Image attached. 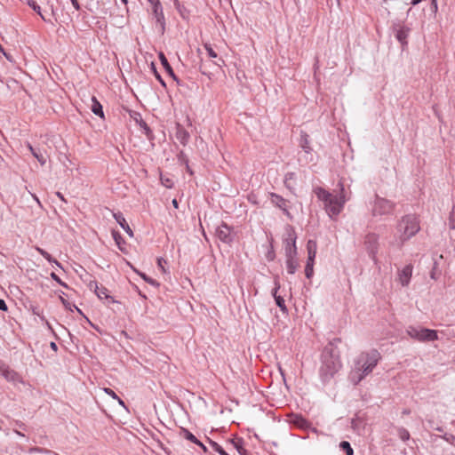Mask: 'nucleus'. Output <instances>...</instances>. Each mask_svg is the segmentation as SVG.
I'll return each mask as SVG.
<instances>
[{
  "mask_svg": "<svg viewBox=\"0 0 455 455\" xmlns=\"http://www.w3.org/2000/svg\"><path fill=\"white\" fill-rule=\"evenodd\" d=\"M176 138L181 144L186 145L189 140V133L179 124Z\"/></svg>",
  "mask_w": 455,
  "mask_h": 455,
  "instance_id": "18",
  "label": "nucleus"
},
{
  "mask_svg": "<svg viewBox=\"0 0 455 455\" xmlns=\"http://www.w3.org/2000/svg\"><path fill=\"white\" fill-rule=\"evenodd\" d=\"M204 49L206 50L207 53H208V56L210 58H212V59H216L217 58V53L216 52L212 49V47L211 46V44H204Z\"/></svg>",
  "mask_w": 455,
  "mask_h": 455,
  "instance_id": "35",
  "label": "nucleus"
},
{
  "mask_svg": "<svg viewBox=\"0 0 455 455\" xmlns=\"http://www.w3.org/2000/svg\"><path fill=\"white\" fill-rule=\"evenodd\" d=\"M340 449H342L347 455H353L354 450L351 447L350 443L347 441H342L339 444Z\"/></svg>",
  "mask_w": 455,
  "mask_h": 455,
  "instance_id": "32",
  "label": "nucleus"
},
{
  "mask_svg": "<svg viewBox=\"0 0 455 455\" xmlns=\"http://www.w3.org/2000/svg\"><path fill=\"white\" fill-rule=\"evenodd\" d=\"M432 4H433L434 8L436 10L437 9L436 0H432Z\"/></svg>",
  "mask_w": 455,
  "mask_h": 455,
  "instance_id": "52",
  "label": "nucleus"
},
{
  "mask_svg": "<svg viewBox=\"0 0 455 455\" xmlns=\"http://www.w3.org/2000/svg\"><path fill=\"white\" fill-rule=\"evenodd\" d=\"M161 181H162V184L168 188H171L173 186V181L170 179L164 180V179L161 178Z\"/></svg>",
  "mask_w": 455,
  "mask_h": 455,
  "instance_id": "40",
  "label": "nucleus"
},
{
  "mask_svg": "<svg viewBox=\"0 0 455 455\" xmlns=\"http://www.w3.org/2000/svg\"><path fill=\"white\" fill-rule=\"evenodd\" d=\"M300 147L307 154L312 151V148L309 145V136L306 132H302L300 135Z\"/></svg>",
  "mask_w": 455,
  "mask_h": 455,
  "instance_id": "22",
  "label": "nucleus"
},
{
  "mask_svg": "<svg viewBox=\"0 0 455 455\" xmlns=\"http://www.w3.org/2000/svg\"><path fill=\"white\" fill-rule=\"evenodd\" d=\"M398 435L403 441H407L410 438V434L405 428H400L398 430Z\"/></svg>",
  "mask_w": 455,
  "mask_h": 455,
  "instance_id": "36",
  "label": "nucleus"
},
{
  "mask_svg": "<svg viewBox=\"0 0 455 455\" xmlns=\"http://www.w3.org/2000/svg\"><path fill=\"white\" fill-rule=\"evenodd\" d=\"M201 447H202V449H203L204 451H207L206 447H205L204 444H203V446H201Z\"/></svg>",
  "mask_w": 455,
  "mask_h": 455,
  "instance_id": "57",
  "label": "nucleus"
},
{
  "mask_svg": "<svg viewBox=\"0 0 455 455\" xmlns=\"http://www.w3.org/2000/svg\"><path fill=\"white\" fill-rule=\"evenodd\" d=\"M339 186L340 187L339 196H334L320 187L314 190L317 198L323 203L324 209L331 218L338 216L343 210L345 203L348 200L345 195L343 184L339 183Z\"/></svg>",
  "mask_w": 455,
  "mask_h": 455,
  "instance_id": "2",
  "label": "nucleus"
},
{
  "mask_svg": "<svg viewBox=\"0 0 455 455\" xmlns=\"http://www.w3.org/2000/svg\"><path fill=\"white\" fill-rule=\"evenodd\" d=\"M7 308L8 307H7L5 301L4 299H0V310L6 311Z\"/></svg>",
  "mask_w": 455,
  "mask_h": 455,
  "instance_id": "44",
  "label": "nucleus"
},
{
  "mask_svg": "<svg viewBox=\"0 0 455 455\" xmlns=\"http://www.w3.org/2000/svg\"><path fill=\"white\" fill-rule=\"evenodd\" d=\"M1 376L9 382H18L20 380V375L14 370L11 369L10 366L1 373Z\"/></svg>",
  "mask_w": 455,
  "mask_h": 455,
  "instance_id": "15",
  "label": "nucleus"
},
{
  "mask_svg": "<svg viewBox=\"0 0 455 455\" xmlns=\"http://www.w3.org/2000/svg\"><path fill=\"white\" fill-rule=\"evenodd\" d=\"M90 290H93L95 294L100 299H106L107 304L116 303V300L114 299L112 296L109 295L108 290L102 286L99 285L96 281H91L88 284Z\"/></svg>",
  "mask_w": 455,
  "mask_h": 455,
  "instance_id": "8",
  "label": "nucleus"
},
{
  "mask_svg": "<svg viewBox=\"0 0 455 455\" xmlns=\"http://www.w3.org/2000/svg\"><path fill=\"white\" fill-rule=\"evenodd\" d=\"M285 242H286V246H285L286 268H287V272L290 275H293L299 267V263L296 259V254H297L296 237L294 236L293 232H291L289 234V237L286 238Z\"/></svg>",
  "mask_w": 455,
  "mask_h": 455,
  "instance_id": "5",
  "label": "nucleus"
},
{
  "mask_svg": "<svg viewBox=\"0 0 455 455\" xmlns=\"http://www.w3.org/2000/svg\"><path fill=\"white\" fill-rule=\"evenodd\" d=\"M419 223L413 215H406L402 218L396 227L395 240L392 242L394 246L401 248L403 243L419 231Z\"/></svg>",
  "mask_w": 455,
  "mask_h": 455,
  "instance_id": "4",
  "label": "nucleus"
},
{
  "mask_svg": "<svg viewBox=\"0 0 455 455\" xmlns=\"http://www.w3.org/2000/svg\"><path fill=\"white\" fill-rule=\"evenodd\" d=\"M338 352L333 347H326L322 354V364L319 376L323 383H328L341 368Z\"/></svg>",
  "mask_w": 455,
  "mask_h": 455,
  "instance_id": "3",
  "label": "nucleus"
},
{
  "mask_svg": "<svg viewBox=\"0 0 455 455\" xmlns=\"http://www.w3.org/2000/svg\"><path fill=\"white\" fill-rule=\"evenodd\" d=\"M116 399L117 400V402H118V403H119L120 405H122V406H124V402L121 398H119V397L117 396V398H116Z\"/></svg>",
  "mask_w": 455,
  "mask_h": 455,
  "instance_id": "51",
  "label": "nucleus"
},
{
  "mask_svg": "<svg viewBox=\"0 0 455 455\" xmlns=\"http://www.w3.org/2000/svg\"><path fill=\"white\" fill-rule=\"evenodd\" d=\"M60 300L62 302V304L65 306L66 308H68L70 310L71 309V304L69 302H68L65 299H63L62 297H60Z\"/></svg>",
  "mask_w": 455,
  "mask_h": 455,
  "instance_id": "45",
  "label": "nucleus"
},
{
  "mask_svg": "<svg viewBox=\"0 0 455 455\" xmlns=\"http://www.w3.org/2000/svg\"><path fill=\"white\" fill-rule=\"evenodd\" d=\"M380 359V354L373 349L363 352L355 361L354 368L349 373V380L354 384H359L377 366Z\"/></svg>",
  "mask_w": 455,
  "mask_h": 455,
  "instance_id": "1",
  "label": "nucleus"
},
{
  "mask_svg": "<svg viewBox=\"0 0 455 455\" xmlns=\"http://www.w3.org/2000/svg\"><path fill=\"white\" fill-rule=\"evenodd\" d=\"M74 8L77 11L80 10V4L77 0H70Z\"/></svg>",
  "mask_w": 455,
  "mask_h": 455,
  "instance_id": "46",
  "label": "nucleus"
},
{
  "mask_svg": "<svg viewBox=\"0 0 455 455\" xmlns=\"http://www.w3.org/2000/svg\"><path fill=\"white\" fill-rule=\"evenodd\" d=\"M51 277H52L54 281H56L59 284H60L61 286L66 287V288L68 287L67 283H64V282H62V281L60 280V277H59V276H58L54 272L51 273Z\"/></svg>",
  "mask_w": 455,
  "mask_h": 455,
  "instance_id": "39",
  "label": "nucleus"
},
{
  "mask_svg": "<svg viewBox=\"0 0 455 455\" xmlns=\"http://www.w3.org/2000/svg\"><path fill=\"white\" fill-rule=\"evenodd\" d=\"M365 245L367 247V250L369 251V253L372 257V259H375V255L377 253L378 249V237L374 234H370L365 237Z\"/></svg>",
  "mask_w": 455,
  "mask_h": 455,
  "instance_id": "12",
  "label": "nucleus"
},
{
  "mask_svg": "<svg viewBox=\"0 0 455 455\" xmlns=\"http://www.w3.org/2000/svg\"><path fill=\"white\" fill-rule=\"evenodd\" d=\"M314 262L315 261H310V260L307 261V265L305 267V275H306L307 278H308V279L311 278L314 274Z\"/></svg>",
  "mask_w": 455,
  "mask_h": 455,
  "instance_id": "31",
  "label": "nucleus"
},
{
  "mask_svg": "<svg viewBox=\"0 0 455 455\" xmlns=\"http://www.w3.org/2000/svg\"><path fill=\"white\" fill-rule=\"evenodd\" d=\"M165 263H166V261L162 258L157 259L158 267L161 268L163 272H165V269L164 267V264H165Z\"/></svg>",
  "mask_w": 455,
  "mask_h": 455,
  "instance_id": "43",
  "label": "nucleus"
},
{
  "mask_svg": "<svg viewBox=\"0 0 455 455\" xmlns=\"http://www.w3.org/2000/svg\"><path fill=\"white\" fill-rule=\"evenodd\" d=\"M271 203L281 209L287 216H290V212L288 211V202L283 196L275 194H270Z\"/></svg>",
  "mask_w": 455,
  "mask_h": 455,
  "instance_id": "10",
  "label": "nucleus"
},
{
  "mask_svg": "<svg viewBox=\"0 0 455 455\" xmlns=\"http://www.w3.org/2000/svg\"><path fill=\"white\" fill-rule=\"evenodd\" d=\"M397 40L402 43L403 44H406V38L408 36V30L405 29L404 28H399L397 31H396V35H395Z\"/></svg>",
  "mask_w": 455,
  "mask_h": 455,
  "instance_id": "28",
  "label": "nucleus"
},
{
  "mask_svg": "<svg viewBox=\"0 0 455 455\" xmlns=\"http://www.w3.org/2000/svg\"><path fill=\"white\" fill-rule=\"evenodd\" d=\"M156 77L160 80V82H161L162 84H164V82H163V80L161 79V76H160L159 75H157V74H156Z\"/></svg>",
  "mask_w": 455,
  "mask_h": 455,
  "instance_id": "56",
  "label": "nucleus"
},
{
  "mask_svg": "<svg viewBox=\"0 0 455 455\" xmlns=\"http://www.w3.org/2000/svg\"><path fill=\"white\" fill-rule=\"evenodd\" d=\"M27 4L31 7L40 17L45 20L44 16L41 12V7L37 4L36 0H27Z\"/></svg>",
  "mask_w": 455,
  "mask_h": 455,
  "instance_id": "30",
  "label": "nucleus"
},
{
  "mask_svg": "<svg viewBox=\"0 0 455 455\" xmlns=\"http://www.w3.org/2000/svg\"><path fill=\"white\" fill-rule=\"evenodd\" d=\"M36 250L49 262L56 264L58 267H61L60 263L54 259L46 251L40 247H36Z\"/></svg>",
  "mask_w": 455,
  "mask_h": 455,
  "instance_id": "27",
  "label": "nucleus"
},
{
  "mask_svg": "<svg viewBox=\"0 0 455 455\" xmlns=\"http://www.w3.org/2000/svg\"><path fill=\"white\" fill-rule=\"evenodd\" d=\"M210 444L212 448L220 455H228L218 443L210 441Z\"/></svg>",
  "mask_w": 455,
  "mask_h": 455,
  "instance_id": "33",
  "label": "nucleus"
},
{
  "mask_svg": "<svg viewBox=\"0 0 455 455\" xmlns=\"http://www.w3.org/2000/svg\"><path fill=\"white\" fill-rule=\"evenodd\" d=\"M50 8H51L52 12H53V5L52 4L50 5Z\"/></svg>",
  "mask_w": 455,
  "mask_h": 455,
  "instance_id": "59",
  "label": "nucleus"
},
{
  "mask_svg": "<svg viewBox=\"0 0 455 455\" xmlns=\"http://www.w3.org/2000/svg\"><path fill=\"white\" fill-rule=\"evenodd\" d=\"M180 434L187 440H189L190 442H192V443H196V444H197L199 446H203V443L192 433H190L188 429L181 428Z\"/></svg>",
  "mask_w": 455,
  "mask_h": 455,
  "instance_id": "23",
  "label": "nucleus"
},
{
  "mask_svg": "<svg viewBox=\"0 0 455 455\" xmlns=\"http://www.w3.org/2000/svg\"><path fill=\"white\" fill-rule=\"evenodd\" d=\"M280 288V285L278 283H275V289L273 290V297L275 300V303L276 305L278 306V307L280 308V310L283 313L287 312V307L285 306V301L283 299V298L280 295H277V291L279 290Z\"/></svg>",
  "mask_w": 455,
  "mask_h": 455,
  "instance_id": "14",
  "label": "nucleus"
},
{
  "mask_svg": "<svg viewBox=\"0 0 455 455\" xmlns=\"http://www.w3.org/2000/svg\"><path fill=\"white\" fill-rule=\"evenodd\" d=\"M412 266L406 265L399 273L398 280L403 286H408L412 275Z\"/></svg>",
  "mask_w": 455,
  "mask_h": 455,
  "instance_id": "11",
  "label": "nucleus"
},
{
  "mask_svg": "<svg viewBox=\"0 0 455 455\" xmlns=\"http://www.w3.org/2000/svg\"><path fill=\"white\" fill-rule=\"evenodd\" d=\"M92 104L91 109H92V113L94 115H96V116H99L101 118H104V113H103V110H102V106L98 101L96 97L93 96L92 98Z\"/></svg>",
  "mask_w": 455,
  "mask_h": 455,
  "instance_id": "19",
  "label": "nucleus"
},
{
  "mask_svg": "<svg viewBox=\"0 0 455 455\" xmlns=\"http://www.w3.org/2000/svg\"><path fill=\"white\" fill-rule=\"evenodd\" d=\"M112 236H113V239L115 240L117 247L123 251L124 250V244H125V241L122 237L121 234L118 231L113 230Z\"/></svg>",
  "mask_w": 455,
  "mask_h": 455,
  "instance_id": "25",
  "label": "nucleus"
},
{
  "mask_svg": "<svg viewBox=\"0 0 455 455\" xmlns=\"http://www.w3.org/2000/svg\"><path fill=\"white\" fill-rule=\"evenodd\" d=\"M72 306L76 309V311H78L79 313H82L81 310L76 305H72Z\"/></svg>",
  "mask_w": 455,
  "mask_h": 455,
  "instance_id": "55",
  "label": "nucleus"
},
{
  "mask_svg": "<svg viewBox=\"0 0 455 455\" xmlns=\"http://www.w3.org/2000/svg\"><path fill=\"white\" fill-rule=\"evenodd\" d=\"M56 196L63 202H66V199L64 198L63 195L60 192H56Z\"/></svg>",
  "mask_w": 455,
  "mask_h": 455,
  "instance_id": "48",
  "label": "nucleus"
},
{
  "mask_svg": "<svg viewBox=\"0 0 455 455\" xmlns=\"http://www.w3.org/2000/svg\"><path fill=\"white\" fill-rule=\"evenodd\" d=\"M32 196H33V198L35 199V201H36V202H37V204H41V203H40V201H39L38 197H37L36 195H32Z\"/></svg>",
  "mask_w": 455,
  "mask_h": 455,
  "instance_id": "53",
  "label": "nucleus"
},
{
  "mask_svg": "<svg viewBox=\"0 0 455 455\" xmlns=\"http://www.w3.org/2000/svg\"><path fill=\"white\" fill-rule=\"evenodd\" d=\"M395 204L386 198L375 196V199L371 207L373 216H382L391 214L394 211Z\"/></svg>",
  "mask_w": 455,
  "mask_h": 455,
  "instance_id": "7",
  "label": "nucleus"
},
{
  "mask_svg": "<svg viewBox=\"0 0 455 455\" xmlns=\"http://www.w3.org/2000/svg\"><path fill=\"white\" fill-rule=\"evenodd\" d=\"M159 59H160V61H161L162 65L164 66V69L166 70V72L169 75H171L172 76L175 77L174 72H173L171 65L169 64L167 58L164 56V54L163 52L159 53Z\"/></svg>",
  "mask_w": 455,
  "mask_h": 455,
  "instance_id": "24",
  "label": "nucleus"
},
{
  "mask_svg": "<svg viewBox=\"0 0 455 455\" xmlns=\"http://www.w3.org/2000/svg\"><path fill=\"white\" fill-rule=\"evenodd\" d=\"M50 346H51L52 349H53L54 351H57L58 347L55 342H51Z\"/></svg>",
  "mask_w": 455,
  "mask_h": 455,
  "instance_id": "50",
  "label": "nucleus"
},
{
  "mask_svg": "<svg viewBox=\"0 0 455 455\" xmlns=\"http://www.w3.org/2000/svg\"><path fill=\"white\" fill-rule=\"evenodd\" d=\"M307 260L315 261L317 251V243L314 240H308L307 243Z\"/></svg>",
  "mask_w": 455,
  "mask_h": 455,
  "instance_id": "17",
  "label": "nucleus"
},
{
  "mask_svg": "<svg viewBox=\"0 0 455 455\" xmlns=\"http://www.w3.org/2000/svg\"><path fill=\"white\" fill-rule=\"evenodd\" d=\"M232 444L236 449V451L239 452L240 455H247V451L243 446V440L238 439L236 441L231 440Z\"/></svg>",
  "mask_w": 455,
  "mask_h": 455,
  "instance_id": "29",
  "label": "nucleus"
},
{
  "mask_svg": "<svg viewBox=\"0 0 455 455\" xmlns=\"http://www.w3.org/2000/svg\"><path fill=\"white\" fill-rule=\"evenodd\" d=\"M0 52H4V54L6 56V53L4 52V48L2 47L1 44H0Z\"/></svg>",
  "mask_w": 455,
  "mask_h": 455,
  "instance_id": "54",
  "label": "nucleus"
},
{
  "mask_svg": "<svg viewBox=\"0 0 455 455\" xmlns=\"http://www.w3.org/2000/svg\"><path fill=\"white\" fill-rule=\"evenodd\" d=\"M148 2L151 4L152 8H153L155 5H157V4H161L159 0H148Z\"/></svg>",
  "mask_w": 455,
  "mask_h": 455,
  "instance_id": "47",
  "label": "nucleus"
},
{
  "mask_svg": "<svg viewBox=\"0 0 455 455\" xmlns=\"http://www.w3.org/2000/svg\"><path fill=\"white\" fill-rule=\"evenodd\" d=\"M140 127L145 131V133H146L147 135H149L150 129H149V127L148 126V124H146V122H145V121L140 120Z\"/></svg>",
  "mask_w": 455,
  "mask_h": 455,
  "instance_id": "41",
  "label": "nucleus"
},
{
  "mask_svg": "<svg viewBox=\"0 0 455 455\" xmlns=\"http://www.w3.org/2000/svg\"><path fill=\"white\" fill-rule=\"evenodd\" d=\"M216 235L223 243H230L233 241L232 228L224 222L217 228Z\"/></svg>",
  "mask_w": 455,
  "mask_h": 455,
  "instance_id": "9",
  "label": "nucleus"
},
{
  "mask_svg": "<svg viewBox=\"0 0 455 455\" xmlns=\"http://www.w3.org/2000/svg\"><path fill=\"white\" fill-rule=\"evenodd\" d=\"M291 421L297 427L300 428H308L310 427V423L301 415L294 414L291 416Z\"/></svg>",
  "mask_w": 455,
  "mask_h": 455,
  "instance_id": "16",
  "label": "nucleus"
},
{
  "mask_svg": "<svg viewBox=\"0 0 455 455\" xmlns=\"http://www.w3.org/2000/svg\"><path fill=\"white\" fill-rule=\"evenodd\" d=\"M140 276L144 281H146L148 283L154 285V286H159V283L153 278L148 276L146 274H140Z\"/></svg>",
  "mask_w": 455,
  "mask_h": 455,
  "instance_id": "38",
  "label": "nucleus"
},
{
  "mask_svg": "<svg viewBox=\"0 0 455 455\" xmlns=\"http://www.w3.org/2000/svg\"><path fill=\"white\" fill-rule=\"evenodd\" d=\"M104 392H105L106 394H108V395H110V396H111L112 398H114V399H115V398H117V395H116V394L112 389H110V388H108V387H105V388H104Z\"/></svg>",
  "mask_w": 455,
  "mask_h": 455,
  "instance_id": "42",
  "label": "nucleus"
},
{
  "mask_svg": "<svg viewBox=\"0 0 455 455\" xmlns=\"http://www.w3.org/2000/svg\"><path fill=\"white\" fill-rule=\"evenodd\" d=\"M296 180V174L294 172H287L284 176V186L291 192L294 190V181Z\"/></svg>",
  "mask_w": 455,
  "mask_h": 455,
  "instance_id": "20",
  "label": "nucleus"
},
{
  "mask_svg": "<svg viewBox=\"0 0 455 455\" xmlns=\"http://www.w3.org/2000/svg\"><path fill=\"white\" fill-rule=\"evenodd\" d=\"M449 226L452 229L455 228V206H453L452 211L450 213Z\"/></svg>",
  "mask_w": 455,
  "mask_h": 455,
  "instance_id": "37",
  "label": "nucleus"
},
{
  "mask_svg": "<svg viewBox=\"0 0 455 455\" xmlns=\"http://www.w3.org/2000/svg\"><path fill=\"white\" fill-rule=\"evenodd\" d=\"M28 146V148L29 149V151L31 152V154L33 155L34 157H36L37 159V161L40 163L41 165H44L45 163H46V159L45 157L42 155V154H39L33 147L30 143H28L27 144Z\"/></svg>",
  "mask_w": 455,
  "mask_h": 455,
  "instance_id": "26",
  "label": "nucleus"
},
{
  "mask_svg": "<svg viewBox=\"0 0 455 455\" xmlns=\"http://www.w3.org/2000/svg\"><path fill=\"white\" fill-rule=\"evenodd\" d=\"M172 204L174 208L177 209L179 207V203H178L177 199H173Z\"/></svg>",
  "mask_w": 455,
  "mask_h": 455,
  "instance_id": "49",
  "label": "nucleus"
},
{
  "mask_svg": "<svg viewBox=\"0 0 455 455\" xmlns=\"http://www.w3.org/2000/svg\"><path fill=\"white\" fill-rule=\"evenodd\" d=\"M50 451L44 450L41 448H32L29 451L30 455H49Z\"/></svg>",
  "mask_w": 455,
  "mask_h": 455,
  "instance_id": "34",
  "label": "nucleus"
},
{
  "mask_svg": "<svg viewBox=\"0 0 455 455\" xmlns=\"http://www.w3.org/2000/svg\"><path fill=\"white\" fill-rule=\"evenodd\" d=\"M152 9H153V12H154L156 21L158 23H160L162 25V27L164 28V16L163 8H162L161 4L155 5Z\"/></svg>",
  "mask_w": 455,
  "mask_h": 455,
  "instance_id": "21",
  "label": "nucleus"
},
{
  "mask_svg": "<svg viewBox=\"0 0 455 455\" xmlns=\"http://www.w3.org/2000/svg\"><path fill=\"white\" fill-rule=\"evenodd\" d=\"M113 217L116 220V222L121 226V228L129 235V236L132 237L133 232L130 226L128 225V223L126 222L123 213L114 212Z\"/></svg>",
  "mask_w": 455,
  "mask_h": 455,
  "instance_id": "13",
  "label": "nucleus"
},
{
  "mask_svg": "<svg viewBox=\"0 0 455 455\" xmlns=\"http://www.w3.org/2000/svg\"><path fill=\"white\" fill-rule=\"evenodd\" d=\"M121 1H122L124 4H127V2H128L127 0H121Z\"/></svg>",
  "mask_w": 455,
  "mask_h": 455,
  "instance_id": "58",
  "label": "nucleus"
},
{
  "mask_svg": "<svg viewBox=\"0 0 455 455\" xmlns=\"http://www.w3.org/2000/svg\"><path fill=\"white\" fill-rule=\"evenodd\" d=\"M406 332L411 339L420 342L434 341L438 339L436 331L427 328L409 326Z\"/></svg>",
  "mask_w": 455,
  "mask_h": 455,
  "instance_id": "6",
  "label": "nucleus"
}]
</instances>
